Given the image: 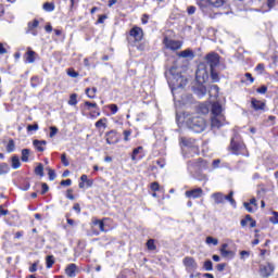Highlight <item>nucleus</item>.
Wrapping results in <instances>:
<instances>
[{
    "instance_id": "obj_1",
    "label": "nucleus",
    "mask_w": 278,
    "mask_h": 278,
    "mask_svg": "<svg viewBox=\"0 0 278 278\" xmlns=\"http://www.w3.org/2000/svg\"><path fill=\"white\" fill-rule=\"evenodd\" d=\"M213 117L211 118V126L220 129L225 125V116L223 115V105L219 102H213L211 106Z\"/></svg>"
},
{
    "instance_id": "obj_2",
    "label": "nucleus",
    "mask_w": 278,
    "mask_h": 278,
    "mask_svg": "<svg viewBox=\"0 0 278 278\" xmlns=\"http://www.w3.org/2000/svg\"><path fill=\"white\" fill-rule=\"evenodd\" d=\"M186 125L194 134H203V131H205V128L207 127L205 118L201 116H191L187 118Z\"/></svg>"
},
{
    "instance_id": "obj_3",
    "label": "nucleus",
    "mask_w": 278,
    "mask_h": 278,
    "mask_svg": "<svg viewBox=\"0 0 278 278\" xmlns=\"http://www.w3.org/2000/svg\"><path fill=\"white\" fill-rule=\"evenodd\" d=\"M80 111L84 116H86V112H89V117L92 119L101 116V109L97 102L85 101L80 104Z\"/></svg>"
},
{
    "instance_id": "obj_4",
    "label": "nucleus",
    "mask_w": 278,
    "mask_h": 278,
    "mask_svg": "<svg viewBox=\"0 0 278 278\" xmlns=\"http://www.w3.org/2000/svg\"><path fill=\"white\" fill-rule=\"evenodd\" d=\"M230 151H232L233 155L249 157V150L247 149L244 141H236V139L232 138L230 140Z\"/></svg>"
},
{
    "instance_id": "obj_5",
    "label": "nucleus",
    "mask_w": 278,
    "mask_h": 278,
    "mask_svg": "<svg viewBox=\"0 0 278 278\" xmlns=\"http://www.w3.org/2000/svg\"><path fill=\"white\" fill-rule=\"evenodd\" d=\"M105 220H108V218H102V219H99L97 217L91 218L90 227H91L92 236H100V233H104L105 231H108L105 229Z\"/></svg>"
},
{
    "instance_id": "obj_6",
    "label": "nucleus",
    "mask_w": 278,
    "mask_h": 278,
    "mask_svg": "<svg viewBox=\"0 0 278 278\" xmlns=\"http://www.w3.org/2000/svg\"><path fill=\"white\" fill-rule=\"evenodd\" d=\"M212 198L214 199V202L217 205H220L228 201L232 207H236V199H233V191H230L227 195L223 194V192H215L212 194Z\"/></svg>"
},
{
    "instance_id": "obj_7",
    "label": "nucleus",
    "mask_w": 278,
    "mask_h": 278,
    "mask_svg": "<svg viewBox=\"0 0 278 278\" xmlns=\"http://www.w3.org/2000/svg\"><path fill=\"white\" fill-rule=\"evenodd\" d=\"M163 45L168 51H179L184 47V41L170 39L168 36L163 38Z\"/></svg>"
},
{
    "instance_id": "obj_8",
    "label": "nucleus",
    "mask_w": 278,
    "mask_h": 278,
    "mask_svg": "<svg viewBox=\"0 0 278 278\" xmlns=\"http://www.w3.org/2000/svg\"><path fill=\"white\" fill-rule=\"evenodd\" d=\"M187 167L193 170H205L207 169V161L202 157L190 160L187 162Z\"/></svg>"
},
{
    "instance_id": "obj_9",
    "label": "nucleus",
    "mask_w": 278,
    "mask_h": 278,
    "mask_svg": "<svg viewBox=\"0 0 278 278\" xmlns=\"http://www.w3.org/2000/svg\"><path fill=\"white\" fill-rule=\"evenodd\" d=\"M179 142L180 144H182V147L191 149L193 153H199V144L197 143V139L189 137H180Z\"/></svg>"
},
{
    "instance_id": "obj_10",
    "label": "nucleus",
    "mask_w": 278,
    "mask_h": 278,
    "mask_svg": "<svg viewBox=\"0 0 278 278\" xmlns=\"http://www.w3.org/2000/svg\"><path fill=\"white\" fill-rule=\"evenodd\" d=\"M204 61L208 64L210 70L216 68L220 64V54L216 52H210L204 56Z\"/></svg>"
},
{
    "instance_id": "obj_11",
    "label": "nucleus",
    "mask_w": 278,
    "mask_h": 278,
    "mask_svg": "<svg viewBox=\"0 0 278 278\" xmlns=\"http://www.w3.org/2000/svg\"><path fill=\"white\" fill-rule=\"evenodd\" d=\"M104 138L106 140V144H118V142H121V135L116 129L106 131Z\"/></svg>"
},
{
    "instance_id": "obj_12",
    "label": "nucleus",
    "mask_w": 278,
    "mask_h": 278,
    "mask_svg": "<svg viewBox=\"0 0 278 278\" xmlns=\"http://www.w3.org/2000/svg\"><path fill=\"white\" fill-rule=\"evenodd\" d=\"M129 36L135 42H142V40H144V30L142 29V27L134 26L129 30Z\"/></svg>"
},
{
    "instance_id": "obj_13",
    "label": "nucleus",
    "mask_w": 278,
    "mask_h": 278,
    "mask_svg": "<svg viewBox=\"0 0 278 278\" xmlns=\"http://www.w3.org/2000/svg\"><path fill=\"white\" fill-rule=\"evenodd\" d=\"M258 273L261 277L268 278L275 273V265L270 262H267L265 265H261Z\"/></svg>"
},
{
    "instance_id": "obj_14",
    "label": "nucleus",
    "mask_w": 278,
    "mask_h": 278,
    "mask_svg": "<svg viewBox=\"0 0 278 278\" xmlns=\"http://www.w3.org/2000/svg\"><path fill=\"white\" fill-rule=\"evenodd\" d=\"M210 79V74L207 73L206 68L199 67L195 72V81L203 86Z\"/></svg>"
},
{
    "instance_id": "obj_15",
    "label": "nucleus",
    "mask_w": 278,
    "mask_h": 278,
    "mask_svg": "<svg viewBox=\"0 0 278 278\" xmlns=\"http://www.w3.org/2000/svg\"><path fill=\"white\" fill-rule=\"evenodd\" d=\"M182 264L188 273H190V270H197V268H199V264H197V261L192 256H186L182 260Z\"/></svg>"
},
{
    "instance_id": "obj_16",
    "label": "nucleus",
    "mask_w": 278,
    "mask_h": 278,
    "mask_svg": "<svg viewBox=\"0 0 278 278\" xmlns=\"http://www.w3.org/2000/svg\"><path fill=\"white\" fill-rule=\"evenodd\" d=\"M227 249H229V244L223 243L220 245L219 253L222 257H225L226 260H233V257H236V251Z\"/></svg>"
},
{
    "instance_id": "obj_17",
    "label": "nucleus",
    "mask_w": 278,
    "mask_h": 278,
    "mask_svg": "<svg viewBox=\"0 0 278 278\" xmlns=\"http://www.w3.org/2000/svg\"><path fill=\"white\" fill-rule=\"evenodd\" d=\"M251 108L254 112H266V101L257 100V98H251Z\"/></svg>"
},
{
    "instance_id": "obj_18",
    "label": "nucleus",
    "mask_w": 278,
    "mask_h": 278,
    "mask_svg": "<svg viewBox=\"0 0 278 278\" xmlns=\"http://www.w3.org/2000/svg\"><path fill=\"white\" fill-rule=\"evenodd\" d=\"M36 58H38V53L31 50V48H27V51L24 54L25 64H34V62H36Z\"/></svg>"
},
{
    "instance_id": "obj_19",
    "label": "nucleus",
    "mask_w": 278,
    "mask_h": 278,
    "mask_svg": "<svg viewBox=\"0 0 278 278\" xmlns=\"http://www.w3.org/2000/svg\"><path fill=\"white\" fill-rule=\"evenodd\" d=\"M185 197H187V199H201V197H203V189L195 188V189L187 190L185 192Z\"/></svg>"
},
{
    "instance_id": "obj_20",
    "label": "nucleus",
    "mask_w": 278,
    "mask_h": 278,
    "mask_svg": "<svg viewBox=\"0 0 278 278\" xmlns=\"http://www.w3.org/2000/svg\"><path fill=\"white\" fill-rule=\"evenodd\" d=\"M93 184H94V180L88 179V175L83 174L80 176V181L78 184V188H80V190H84V188H86V186H87V188H92Z\"/></svg>"
},
{
    "instance_id": "obj_21",
    "label": "nucleus",
    "mask_w": 278,
    "mask_h": 278,
    "mask_svg": "<svg viewBox=\"0 0 278 278\" xmlns=\"http://www.w3.org/2000/svg\"><path fill=\"white\" fill-rule=\"evenodd\" d=\"M248 223H250L251 229L257 227V222L253 219L251 215H245V217L240 220L241 227H247Z\"/></svg>"
},
{
    "instance_id": "obj_22",
    "label": "nucleus",
    "mask_w": 278,
    "mask_h": 278,
    "mask_svg": "<svg viewBox=\"0 0 278 278\" xmlns=\"http://www.w3.org/2000/svg\"><path fill=\"white\" fill-rule=\"evenodd\" d=\"M33 146L36 149V151H38V153H43L45 147H47V141L35 139L33 141Z\"/></svg>"
},
{
    "instance_id": "obj_23",
    "label": "nucleus",
    "mask_w": 278,
    "mask_h": 278,
    "mask_svg": "<svg viewBox=\"0 0 278 278\" xmlns=\"http://www.w3.org/2000/svg\"><path fill=\"white\" fill-rule=\"evenodd\" d=\"M65 275L67 277H76L77 276V265L75 263H71L65 268Z\"/></svg>"
},
{
    "instance_id": "obj_24",
    "label": "nucleus",
    "mask_w": 278,
    "mask_h": 278,
    "mask_svg": "<svg viewBox=\"0 0 278 278\" xmlns=\"http://www.w3.org/2000/svg\"><path fill=\"white\" fill-rule=\"evenodd\" d=\"M178 58H189V60H194V51L192 49H186L177 53Z\"/></svg>"
},
{
    "instance_id": "obj_25",
    "label": "nucleus",
    "mask_w": 278,
    "mask_h": 278,
    "mask_svg": "<svg viewBox=\"0 0 278 278\" xmlns=\"http://www.w3.org/2000/svg\"><path fill=\"white\" fill-rule=\"evenodd\" d=\"M22 164L18 155L14 154L13 156H11V168H13V170H17V168H20Z\"/></svg>"
},
{
    "instance_id": "obj_26",
    "label": "nucleus",
    "mask_w": 278,
    "mask_h": 278,
    "mask_svg": "<svg viewBox=\"0 0 278 278\" xmlns=\"http://www.w3.org/2000/svg\"><path fill=\"white\" fill-rule=\"evenodd\" d=\"M96 129H108V117H102L94 123Z\"/></svg>"
},
{
    "instance_id": "obj_27",
    "label": "nucleus",
    "mask_w": 278,
    "mask_h": 278,
    "mask_svg": "<svg viewBox=\"0 0 278 278\" xmlns=\"http://www.w3.org/2000/svg\"><path fill=\"white\" fill-rule=\"evenodd\" d=\"M97 87H88L85 89V94L88 97V99H97Z\"/></svg>"
},
{
    "instance_id": "obj_28",
    "label": "nucleus",
    "mask_w": 278,
    "mask_h": 278,
    "mask_svg": "<svg viewBox=\"0 0 278 278\" xmlns=\"http://www.w3.org/2000/svg\"><path fill=\"white\" fill-rule=\"evenodd\" d=\"M225 1L226 0H206V3L213 8H223V5H225Z\"/></svg>"
},
{
    "instance_id": "obj_29",
    "label": "nucleus",
    "mask_w": 278,
    "mask_h": 278,
    "mask_svg": "<svg viewBox=\"0 0 278 278\" xmlns=\"http://www.w3.org/2000/svg\"><path fill=\"white\" fill-rule=\"evenodd\" d=\"M29 155H31V150H29L27 148L23 149L22 150L21 161L25 162V163L29 162Z\"/></svg>"
},
{
    "instance_id": "obj_30",
    "label": "nucleus",
    "mask_w": 278,
    "mask_h": 278,
    "mask_svg": "<svg viewBox=\"0 0 278 278\" xmlns=\"http://www.w3.org/2000/svg\"><path fill=\"white\" fill-rule=\"evenodd\" d=\"M34 173L38 177H45V165H42V163H38V165L35 167Z\"/></svg>"
},
{
    "instance_id": "obj_31",
    "label": "nucleus",
    "mask_w": 278,
    "mask_h": 278,
    "mask_svg": "<svg viewBox=\"0 0 278 278\" xmlns=\"http://www.w3.org/2000/svg\"><path fill=\"white\" fill-rule=\"evenodd\" d=\"M40 84H42V78H40L39 76H33L30 78L31 88H38V86H40Z\"/></svg>"
},
{
    "instance_id": "obj_32",
    "label": "nucleus",
    "mask_w": 278,
    "mask_h": 278,
    "mask_svg": "<svg viewBox=\"0 0 278 278\" xmlns=\"http://www.w3.org/2000/svg\"><path fill=\"white\" fill-rule=\"evenodd\" d=\"M5 149L7 153H14V151L16 150V143L14 142V139H9Z\"/></svg>"
},
{
    "instance_id": "obj_33",
    "label": "nucleus",
    "mask_w": 278,
    "mask_h": 278,
    "mask_svg": "<svg viewBox=\"0 0 278 278\" xmlns=\"http://www.w3.org/2000/svg\"><path fill=\"white\" fill-rule=\"evenodd\" d=\"M10 173V165L5 162L0 163V176Z\"/></svg>"
},
{
    "instance_id": "obj_34",
    "label": "nucleus",
    "mask_w": 278,
    "mask_h": 278,
    "mask_svg": "<svg viewBox=\"0 0 278 278\" xmlns=\"http://www.w3.org/2000/svg\"><path fill=\"white\" fill-rule=\"evenodd\" d=\"M66 74L68 77H72V79H77V77H79V72L75 71L74 67H68Z\"/></svg>"
},
{
    "instance_id": "obj_35",
    "label": "nucleus",
    "mask_w": 278,
    "mask_h": 278,
    "mask_svg": "<svg viewBox=\"0 0 278 278\" xmlns=\"http://www.w3.org/2000/svg\"><path fill=\"white\" fill-rule=\"evenodd\" d=\"M146 247H147L148 251H156L157 250V245H155V239H149L146 243Z\"/></svg>"
},
{
    "instance_id": "obj_36",
    "label": "nucleus",
    "mask_w": 278,
    "mask_h": 278,
    "mask_svg": "<svg viewBox=\"0 0 278 278\" xmlns=\"http://www.w3.org/2000/svg\"><path fill=\"white\" fill-rule=\"evenodd\" d=\"M53 264H55V256L48 255L46 257V268H53Z\"/></svg>"
},
{
    "instance_id": "obj_37",
    "label": "nucleus",
    "mask_w": 278,
    "mask_h": 278,
    "mask_svg": "<svg viewBox=\"0 0 278 278\" xmlns=\"http://www.w3.org/2000/svg\"><path fill=\"white\" fill-rule=\"evenodd\" d=\"M46 170L48 173L49 180L55 181V178L58 177V174H55V169H53L51 167H47Z\"/></svg>"
},
{
    "instance_id": "obj_38",
    "label": "nucleus",
    "mask_w": 278,
    "mask_h": 278,
    "mask_svg": "<svg viewBox=\"0 0 278 278\" xmlns=\"http://www.w3.org/2000/svg\"><path fill=\"white\" fill-rule=\"evenodd\" d=\"M210 71L212 81H214L215 84L220 81V76L218 75V72H216V68H211Z\"/></svg>"
},
{
    "instance_id": "obj_39",
    "label": "nucleus",
    "mask_w": 278,
    "mask_h": 278,
    "mask_svg": "<svg viewBox=\"0 0 278 278\" xmlns=\"http://www.w3.org/2000/svg\"><path fill=\"white\" fill-rule=\"evenodd\" d=\"M42 8H43L45 12H53V10H55V3L45 2Z\"/></svg>"
},
{
    "instance_id": "obj_40",
    "label": "nucleus",
    "mask_w": 278,
    "mask_h": 278,
    "mask_svg": "<svg viewBox=\"0 0 278 278\" xmlns=\"http://www.w3.org/2000/svg\"><path fill=\"white\" fill-rule=\"evenodd\" d=\"M205 243L208 244V245L212 244L213 247H218V239L208 236L205 239Z\"/></svg>"
},
{
    "instance_id": "obj_41",
    "label": "nucleus",
    "mask_w": 278,
    "mask_h": 278,
    "mask_svg": "<svg viewBox=\"0 0 278 278\" xmlns=\"http://www.w3.org/2000/svg\"><path fill=\"white\" fill-rule=\"evenodd\" d=\"M106 109L110 110L112 116H114V114L118 113V105L117 104H114V103L108 104Z\"/></svg>"
},
{
    "instance_id": "obj_42",
    "label": "nucleus",
    "mask_w": 278,
    "mask_h": 278,
    "mask_svg": "<svg viewBox=\"0 0 278 278\" xmlns=\"http://www.w3.org/2000/svg\"><path fill=\"white\" fill-rule=\"evenodd\" d=\"M68 105L75 106L77 105L78 101H77V93H72L70 96V100H68Z\"/></svg>"
},
{
    "instance_id": "obj_43",
    "label": "nucleus",
    "mask_w": 278,
    "mask_h": 278,
    "mask_svg": "<svg viewBox=\"0 0 278 278\" xmlns=\"http://www.w3.org/2000/svg\"><path fill=\"white\" fill-rule=\"evenodd\" d=\"M264 71H266V65H264V63H258L255 67V72L258 75H264Z\"/></svg>"
},
{
    "instance_id": "obj_44",
    "label": "nucleus",
    "mask_w": 278,
    "mask_h": 278,
    "mask_svg": "<svg viewBox=\"0 0 278 278\" xmlns=\"http://www.w3.org/2000/svg\"><path fill=\"white\" fill-rule=\"evenodd\" d=\"M10 46L8 43L0 42V55H7Z\"/></svg>"
},
{
    "instance_id": "obj_45",
    "label": "nucleus",
    "mask_w": 278,
    "mask_h": 278,
    "mask_svg": "<svg viewBox=\"0 0 278 278\" xmlns=\"http://www.w3.org/2000/svg\"><path fill=\"white\" fill-rule=\"evenodd\" d=\"M203 268L204 270H207V271L214 270V264L212 263V261L207 260L204 262Z\"/></svg>"
},
{
    "instance_id": "obj_46",
    "label": "nucleus",
    "mask_w": 278,
    "mask_h": 278,
    "mask_svg": "<svg viewBox=\"0 0 278 278\" xmlns=\"http://www.w3.org/2000/svg\"><path fill=\"white\" fill-rule=\"evenodd\" d=\"M141 151H142V147L135 148L132 150L131 160L136 161L138 157V153H140Z\"/></svg>"
},
{
    "instance_id": "obj_47",
    "label": "nucleus",
    "mask_w": 278,
    "mask_h": 278,
    "mask_svg": "<svg viewBox=\"0 0 278 278\" xmlns=\"http://www.w3.org/2000/svg\"><path fill=\"white\" fill-rule=\"evenodd\" d=\"M240 260H247L248 257H251V252L247 250H242L239 252Z\"/></svg>"
},
{
    "instance_id": "obj_48",
    "label": "nucleus",
    "mask_w": 278,
    "mask_h": 278,
    "mask_svg": "<svg viewBox=\"0 0 278 278\" xmlns=\"http://www.w3.org/2000/svg\"><path fill=\"white\" fill-rule=\"evenodd\" d=\"M61 164H63V166H71V162H68V157H66V153L61 154Z\"/></svg>"
},
{
    "instance_id": "obj_49",
    "label": "nucleus",
    "mask_w": 278,
    "mask_h": 278,
    "mask_svg": "<svg viewBox=\"0 0 278 278\" xmlns=\"http://www.w3.org/2000/svg\"><path fill=\"white\" fill-rule=\"evenodd\" d=\"M244 77L247 79V81H244V84H253L255 81V78L253 77V75L251 73H245Z\"/></svg>"
},
{
    "instance_id": "obj_50",
    "label": "nucleus",
    "mask_w": 278,
    "mask_h": 278,
    "mask_svg": "<svg viewBox=\"0 0 278 278\" xmlns=\"http://www.w3.org/2000/svg\"><path fill=\"white\" fill-rule=\"evenodd\" d=\"M106 18H108L106 14L99 15L98 20L96 22V25H103V23H105Z\"/></svg>"
},
{
    "instance_id": "obj_51",
    "label": "nucleus",
    "mask_w": 278,
    "mask_h": 278,
    "mask_svg": "<svg viewBox=\"0 0 278 278\" xmlns=\"http://www.w3.org/2000/svg\"><path fill=\"white\" fill-rule=\"evenodd\" d=\"M73 192L74 190L71 188L66 190L65 197L66 199H70V201H75V194H73Z\"/></svg>"
},
{
    "instance_id": "obj_52",
    "label": "nucleus",
    "mask_w": 278,
    "mask_h": 278,
    "mask_svg": "<svg viewBox=\"0 0 278 278\" xmlns=\"http://www.w3.org/2000/svg\"><path fill=\"white\" fill-rule=\"evenodd\" d=\"M195 1H197V5L200 8V10H202V12H207V5L203 3V1L205 0H195Z\"/></svg>"
},
{
    "instance_id": "obj_53",
    "label": "nucleus",
    "mask_w": 278,
    "mask_h": 278,
    "mask_svg": "<svg viewBox=\"0 0 278 278\" xmlns=\"http://www.w3.org/2000/svg\"><path fill=\"white\" fill-rule=\"evenodd\" d=\"M150 189L152 190V192H160V182L154 181L150 185Z\"/></svg>"
},
{
    "instance_id": "obj_54",
    "label": "nucleus",
    "mask_w": 278,
    "mask_h": 278,
    "mask_svg": "<svg viewBox=\"0 0 278 278\" xmlns=\"http://www.w3.org/2000/svg\"><path fill=\"white\" fill-rule=\"evenodd\" d=\"M40 25V22L38 20H34L33 22L28 23V29H36Z\"/></svg>"
},
{
    "instance_id": "obj_55",
    "label": "nucleus",
    "mask_w": 278,
    "mask_h": 278,
    "mask_svg": "<svg viewBox=\"0 0 278 278\" xmlns=\"http://www.w3.org/2000/svg\"><path fill=\"white\" fill-rule=\"evenodd\" d=\"M131 134H132L131 129L123 131L124 142H129V137L131 136Z\"/></svg>"
},
{
    "instance_id": "obj_56",
    "label": "nucleus",
    "mask_w": 278,
    "mask_h": 278,
    "mask_svg": "<svg viewBox=\"0 0 278 278\" xmlns=\"http://www.w3.org/2000/svg\"><path fill=\"white\" fill-rule=\"evenodd\" d=\"M256 92L258 94H266L268 92V87L266 85L261 86L260 88L256 89Z\"/></svg>"
},
{
    "instance_id": "obj_57",
    "label": "nucleus",
    "mask_w": 278,
    "mask_h": 278,
    "mask_svg": "<svg viewBox=\"0 0 278 278\" xmlns=\"http://www.w3.org/2000/svg\"><path fill=\"white\" fill-rule=\"evenodd\" d=\"M260 251V257H262V260H265L266 254L270 255V250H266V249H258Z\"/></svg>"
},
{
    "instance_id": "obj_58",
    "label": "nucleus",
    "mask_w": 278,
    "mask_h": 278,
    "mask_svg": "<svg viewBox=\"0 0 278 278\" xmlns=\"http://www.w3.org/2000/svg\"><path fill=\"white\" fill-rule=\"evenodd\" d=\"M58 127H55V126H51L50 127V134H49V137L50 138H54L55 136H58Z\"/></svg>"
},
{
    "instance_id": "obj_59",
    "label": "nucleus",
    "mask_w": 278,
    "mask_h": 278,
    "mask_svg": "<svg viewBox=\"0 0 278 278\" xmlns=\"http://www.w3.org/2000/svg\"><path fill=\"white\" fill-rule=\"evenodd\" d=\"M26 129H27L28 132H29V131H38L39 126H38L37 123H35V124H33V125H28V126L26 127Z\"/></svg>"
},
{
    "instance_id": "obj_60",
    "label": "nucleus",
    "mask_w": 278,
    "mask_h": 278,
    "mask_svg": "<svg viewBox=\"0 0 278 278\" xmlns=\"http://www.w3.org/2000/svg\"><path fill=\"white\" fill-rule=\"evenodd\" d=\"M197 12V7H194V5H189L188 8H187V14L189 15V16H192V14H194Z\"/></svg>"
},
{
    "instance_id": "obj_61",
    "label": "nucleus",
    "mask_w": 278,
    "mask_h": 278,
    "mask_svg": "<svg viewBox=\"0 0 278 278\" xmlns=\"http://www.w3.org/2000/svg\"><path fill=\"white\" fill-rule=\"evenodd\" d=\"M60 186H63V187L73 186V180L71 178L61 180Z\"/></svg>"
},
{
    "instance_id": "obj_62",
    "label": "nucleus",
    "mask_w": 278,
    "mask_h": 278,
    "mask_svg": "<svg viewBox=\"0 0 278 278\" xmlns=\"http://www.w3.org/2000/svg\"><path fill=\"white\" fill-rule=\"evenodd\" d=\"M49 192V185L47 182L41 184V194H47Z\"/></svg>"
},
{
    "instance_id": "obj_63",
    "label": "nucleus",
    "mask_w": 278,
    "mask_h": 278,
    "mask_svg": "<svg viewBox=\"0 0 278 278\" xmlns=\"http://www.w3.org/2000/svg\"><path fill=\"white\" fill-rule=\"evenodd\" d=\"M200 112H202V114H210V108H207L205 104H201Z\"/></svg>"
},
{
    "instance_id": "obj_64",
    "label": "nucleus",
    "mask_w": 278,
    "mask_h": 278,
    "mask_svg": "<svg viewBox=\"0 0 278 278\" xmlns=\"http://www.w3.org/2000/svg\"><path fill=\"white\" fill-rule=\"evenodd\" d=\"M36 241L40 243V247H45V238L42 236H37Z\"/></svg>"
}]
</instances>
